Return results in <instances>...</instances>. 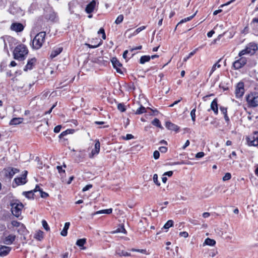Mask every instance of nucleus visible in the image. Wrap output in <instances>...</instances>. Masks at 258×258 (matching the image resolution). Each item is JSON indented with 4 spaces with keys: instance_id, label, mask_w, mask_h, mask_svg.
I'll list each match as a JSON object with an SVG mask.
<instances>
[{
    "instance_id": "nucleus-34",
    "label": "nucleus",
    "mask_w": 258,
    "mask_h": 258,
    "mask_svg": "<svg viewBox=\"0 0 258 258\" xmlns=\"http://www.w3.org/2000/svg\"><path fill=\"white\" fill-rule=\"evenodd\" d=\"M74 130H72V129L67 130L66 131H65L64 132H62L60 134L59 137L60 138H62V137H64L65 136H66L68 134H73L74 133Z\"/></svg>"
},
{
    "instance_id": "nucleus-46",
    "label": "nucleus",
    "mask_w": 258,
    "mask_h": 258,
    "mask_svg": "<svg viewBox=\"0 0 258 258\" xmlns=\"http://www.w3.org/2000/svg\"><path fill=\"white\" fill-rule=\"evenodd\" d=\"M124 233L125 234L126 233V230L125 229H124V227L123 226H122L121 228H119L118 229H117L115 231L113 232V233Z\"/></svg>"
},
{
    "instance_id": "nucleus-12",
    "label": "nucleus",
    "mask_w": 258,
    "mask_h": 258,
    "mask_svg": "<svg viewBox=\"0 0 258 258\" xmlns=\"http://www.w3.org/2000/svg\"><path fill=\"white\" fill-rule=\"evenodd\" d=\"M11 249V247L0 244V256L4 257L8 255Z\"/></svg>"
},
{
    "instance_id": "nucleus-43",
    "label": "nucleus",
    "mask_w": 258,
    "mask_h": 258,
    "mask_svg": "<svg viewBox=\"0 0 258 258\" xmlns=\"http://www.w3.org/2000/svg\"><path fill=\"white\" fill-rule=\"evenodd\" d=\"M42 224L45 230H46L47 231L50 230L49 227L47 222L45 220H43L42 221Z\"/></svg>"
},
{
    "instance_id": "nucleus-17",
    "label": "nucleus",
    "mask_w": 258,
    "mask_h": 258,
    "mask_svg": "<svg viewBox=\"0 0 258 258\" xmlns=\"http://www.w3.org/2000/svg\"><path fill=\"white\" fill-rule=\"evenodd\" d=\"M36 62V59L33 57L28 60L27 63L25 67L24 70L27 71L28 70H31L33 69V66L35 65Z\"/></svg>"
},
{
    "instance_id": "nucleus-21",
    "label": "nucleus",
    "mask_w": 258,
    "mask_h": 258,
    "mask_svg": "<svg viewBox=\"0 0 258 258\" xmlns=\"http://www.w3.org/2000/svg\"><path fill=\"white\" fill-rule=\"evenodd\" d=\"M17 232L21 235H25L28 231L23 224H22L17 229Z\"/></svg>"
},
{
    "instance_id": "nucleus-5",
    "label": "nucleus",
    "mask_w": 258,
    "mask_h": 258,
    "mask_svg": "<svg viewBox=\"0 0 258 258\" xmlns=\"http://www.w3.org/2000/svg\"><path fill=\"white\" fill-rule=\"evenodd\" d=\"M246 101L249 107H255L258 106V93H251L246 97Z\"/></svg>"
},
{
    "instance_id": "nucleus-29",
    "label": "nucleus",
    "mask_w": 258,
    "mask_h": 258,
    "mask_svg": "<svg viewBox=\"0 0 258 258\" xmlns=\"http://www.w3.org/2000/svg\"><path fill=\"white\" fill-rule=\"evenodd\" d=\"M112 212V209L110 208L105 210H102L96 212V214H110Z\"/></svg>"
},
{
    "instance_id": "nucleus-55",
    "label": "nucleus",
    "mask_w": 258,
    "mask_h": 258,
    "mask_svg": "<svg viewBox=\"0 0 258 258\" xmlns=\"http://www.w3.org/2000/svg\"><path fill=\"white\" fill-rule=\"evenodd\" d=\"M218 252L216 250H212L209 252V255L211 257H214L217 254Z\"/></svg>"
},
{
    "instance_id": "nucleus-36",
    "label": "nucleus",
    "mask_w": 258,
    "mask_h": 258,
    "mask_svg": "<svg viewBox=\"0 0 258 258\" xmlns=\"http://www.w3.org/2000/svg\"><path fill=\"white\" fill-rule=\"evenodd\" d=\"M173 225V221L172 220H168L164 225L163 228L166 229H169Z\"/></svg>"
},
{
    "instance_id": "nucleus-1",
    "label": "nucleus",
    "mask_w": 258,
    "mask_h": 258,
    "mask_svg": "<svg viewBox=\"0 0 258 258\" xmlns=\"http://www.w3.org/2000/svg\"><path fill=\"white\" fill-rule=\"evenodd\" d=\"M28 53V50L27 47L22 44L16 46L13 51L14 58L19 60L25 59Z\"/></svg>"
},
{
    "instance_id": "nucleus-6",
    "label": "nucleus",
    "mask_w": 258,
    "mask_h": 258,
    "mask_svg": "<svg viewBox=\"0 0 258 258\" xmlns=\"http://www.w3.org/2000/svg\"><path fill=\"white\" fill-rule=\"evenodd\" d=\"M246 140L248 146H258V132H254L252 135L247 137Z\"/></svg>"
},
{
    "instance_id": "nucleus-10",
    "label": "nucleus",
    "mask_w": 258,
    "mask_h": 258,
    "mask_svg": "<svg viewBox=\"0 0 258 258\" xmlns=\"http://www.w3.org/2000/svg\"><path fill=\"white\" fill-rule=\"evenodd\" d=\"M24 28L23 25L20 23L15 22L13 23L11 25L10 29L12 31L20 32H22Z\"/></svg>"
},
{
    "instance_id": "nucleus-31",
    "label": "nucleus",
    "mask_w": 258,
    "mask_h": 258,
    "mask_svg": "<svg viewBox=\"0 0 258 258\" xmlns=\"http://www.w3.org/2000/svg\"><path fill=\"white\" fill-rule=\"evenodd\" d=\"M23 195L25 196L27 198L31 199L33 198L34 193L33 190L28 191H24Z\"/></svg>"
},
{
    "instance_id": "nucleus-25",
    "label": "nucleus",
    "mask_w": 258,
    "mask_h": 258,
    "mask_svg": "<svg viewBox=\"0 0 258 258\" xmlns=\"http://www.w3.org/2000/svg\"><path fill=\"white\" fill-rule=\"evenodd\" d=\"M77 5V3L76 1H72L69 4V10L71 13H74L75 7Z\"/></svg>"
},
{
    "instance_id": "nucleus-18",
    "label": "nucleus",
    "mask_w": 258,
    "mask_h": 258,
    "mask_svg": "<svg viewBox=\"0 0 258 258\" xmlns=\"http://www.w3.org/2000/svg\"><path fill=\"white\" fill-rule=\"evenodd\" d=\"M165 126L169 130L177 132L179 130L178 126L171 122L170 121H167L165 124Z\"/></svg>"
},
{
    "instance_id": "nucleus-44",
    "label": "nucleus",
    "mask_w": 258,
    "mask_h": 258,
    "mask_svg": "<svg viewBox=\"0 0 258 258\" xmlns=\"http://www.w3.org/2000/svg\"><path fill=\"white\" fill-rule=\"evenodd\" d=\"M196 107L194 108L190 112V116L191 117L192 120L195 122L196 120Z\"/></svg>"
},
{
    "instance_id": "nucleus-53",
    "label": "nucleus",
    "mask_w": 258,
    "mask_h": 258,
    "mask_svg": "<svg viewBox=\"0 0 258 258\" xmlns=\"http://www.w3.org/2000/svg\"><path fill=\"white\" fill-rule=\"evenodd\" d=\"M145 28V26H142V27H140L137 28L134 32V34L136 35V34H138L139 32H140L141 31L144 30Z\"/></svg>"
},
{
    "instance_id": "nucleus-56",
    "label": "nucleus",
    "mask_w": 258,
    "mask_h": 258,
    "mask_svg": "<svg viewBox=\"0 0 258 258\" xmlns=\"http://www.w3.org/2000/svg\"><path fill=\"white\" fill-rule=\"evenodd\" d=\"M61 128V126L60 125L56 126L54 128V132L55 133H58L60 132Z\"/></svg>"
},
{
    "instance_id": "nucleus-33",
    "label": "nucleus",
    "mask_w": 258,
    "mask_h": 258,
    "mask_svg": "<svg viewBox=\"0 0 258 258\" xmlns=\"http://www.w3.org/2000/svg\"><path fill=\"white\" fill-rule=\"evenodd\" d=\"M146 108L141 105L136 111L135 114H141L143 113L146 112Z\"/></svg>"
},
{
    "instance_id": "nucleus-47",
    "label": "nucleus",
    "mask_w": 258,
    "mask_h": 258,
    "mask_svg": "<svg viewBox=\"0 0 258 258\" xmlns=\"http://www.w3.org/2000/svg\"><path fill=\"white\" fill-rule=\"evenodd\" d=\"M122 139L124 140H129L134 138V136L132 134H127L125 136H122Z\"/></svg>"
},
{
    "instance_id": "nucleus-9",
    "label": "nucleus",
    "mask_w": 258,
    "mask_h": 258,
    "mask_svg": "<svg viewBox=\"0 0 258 258\" xmlns=\"http://www.w3.org/2000/svg\"><path fill=\"white\" fill-rule=\"evenodd\" d=\"M246 63L245 57H241L239 59L235 60L233 63V67L235 70H238L243 67Z\"/></svg>"
},
{
    "instance_id": "nucleus-26",
    "label": "nucleus",
    "mask_w": 258,
    "mask_h": 258,
    "mask_svg": "<svg viewBox=\"0 0 258 258\" xmlns=\"http://www.w3.org/2000/svg\"><path fill=\"white\" fill-rule=\"evenodd\" d=\"M56 16V14L53 11H50L49 14H47L46 15V18L51 21H53L55 20Z\"/></svg>"
},
{
    "instance_id": "nucleus-13",
    "label": "nucleus",
    "mask_w": 258,
    "mask_h": 258,
    "mask_svg": "<svg viewBox=\"0 0 258 258\" xmlns=\"http://www.w3.org/2000/svg\"><path fill=\"white\" fill-rule=\"evenodd\" d=\"M16 239V235L14 234H9L5 236L3 239V243L6 245H11Z\"/></svg>"
},
{
    "instance_id": "nucleus-48",
    "label": "nucleus",
    "mask_w": 258,
    "mask_h": 258,
    "mask_svg": "<svg viewBox=\"0 0 258 258\" xmlns=\"http://www.w3.org/2000/svg\"><path fill=\"white\" fill-rule=\"evenodd\" d=\"M231 178V175L230 173H226L225 175L223 177V181H227L229 180Z\"/></svg>"
},
{
    "instance_id": "nucleus-4",
    "label": "nucleus",
    "mask_w": 258,
    "mask_h": 258,
    "mask_svg": "<svg viewBox=\"0 0 258 258\" xmlns=\"http://www.w3.org/2000/svg\"><path fill=\"white\" fill-rule=\"evenodd\" d=\"M258 47L255 43L250 42L246 46L245 49L239 52V56H242L245 54L253 55L255 53Z\"/></svg>"
},
{
    "instance_id": "nucleus-30",
    "label": "nucleus",
    "mask_w": 258,
    "mask_h": 258,
    "mask_svg": "<svg viewBox=\"0 0 258 258\" xmlns=\"http://www.w3.org/2000/svg\"><path fill=\"white\" fill-rule=\"evenodd\" d=\"M204 244L210 246H214L216 244V241L214 239L207 238L205 240Z\"/></svg>"
},
{
    "instance_id": "nucleus-3",
    "label": "nucleus",
    "mask_w": 258,
    "mask_h": 258,
    "mask_svg": "<svg viewBox=\"0 0 258 258\" xmlns=\"http://www.w3.org/2000/svg\"><path fill=\"white\" fill-rule=\"evenodd\" d=\"M11 207V211L13 215L16 217H19L22 213V210L23 208V205L18 200H13L10 204Z\"/></svg>"
},
{
    "instance_id": "nucleus-2",
    "label": "nucleus",
    "mask_w": 258,
    "mask_h": 258,
    "mask_svg": "<svg viewBox=\"0 0 258 258\" xmlns=\"http://www.w3.org/2000/svg\"><path fill=\"white\" fill-rule=\"evenodd\" d=\"M45 36L46 33L44 31L38 33L32 40V48L35 49L40 48L45 41Z\"/></svg>"
},
{
    "instance_id": "nucleus-19",
    "label": "nucleus",
    "mask_w": 258,
    "mask_h": 258,
    "mask_svg": "<svg viewBox=\"0 0 258 258\" xmlns=\"http://www.w3.org/2000/svg\"><path fill=\"white\" fill-rule=\"evenodd\" d=\"M62 51V47H57L56 48L53 49L50 55V57L51 59L54 58L59 54H60Z\"/></svg>"
},
{
    "instance_id": "nucleus-22",
    "label": "nucleus",
    "mask_w": 258,
    "mask_h": 258,
    "mask_svg": "<svg viewBox=\"0 0 258 258\" xmlns=\"http://www.w3.org/2000/svg\"><path fill=\"white\" fill-rule=\"evenodd\" d=\"M70 225V222H66L64 224V227L62 229V230L60 232V234L62 236H66L68 234V230L69 228Z\"/></svg>"
},
{
    "instance_id": "nucleus-28",
    "label": "nucleus",
    "mask_w": 258,
    "mask_h": 258,
    "mask_svg": "<svg viewBox=\"0 0 258 258\" xmlns=\"http://www.w3.org/2000/svg\"><path fill=\"white\" fill-rule=\"evenodd\" d=\"M221 59H219L218 61L213 66L210 73V76H211L213 73V72L216 70L217 68H219L221 67V65L219 64V62L221 61Z\"/></svg>"
},
{
    "instance_id": "nucleus-62",
    "label": "nucleus",
    "mask_w": 258,
    "mask_h": 258,
    "mask_svg": "<svg viewBox=\"0 0 258 258\" xmlns=\"http://www.w3.org/2000/svg\"><path fill=\"white\" fill-rule=\"evenodd\" d=\"M40 193H41V196L42 198H46L48 196V195L47 193L44 192L42 190L41 191Z\"/></svg>"
},
{
    "instance_id": "nucleus-24",
    "label": "nucleus",
    "mask_w": 258,
    "mask_h": 258,
    "mask_svg": "<svg viewBox=\"0 0 258 258\" xmlns=\"http://www.w3.org/2000/svg\"><path fill=\"white\" fill-rule=\"evenodd\" d=\"M43 232L41 230H38L36 232L34 235V238L37 240L41 241L43 238Z\"/></svg>"
},
{
    "instance_id": "nucleus-8",
    "label": "nucleus",
    "mask_w": 258,
    "mask_h": 258,
    "mask_svg": "<svg viewBox=\"0 0 258 258\" xmlns=\"http://www.w3.org/2000/svg\"><path fill=\"white\" fill-rule=\"evenodd\" d=\"M244 92V84L242 82H239L237 84L235 89V95L237 98L241 97Z\"/></svg>"
},
{
    "instance_id": "nucleus-51",
    "label": "nucleus",
    "mask_w": 258,
    "mask_h": 258,
    "mask_svg": "<svg viewBox=\"0 0 258 258\" xmlns=\"http://www.w3.org/2000/svg\"><path fill=\"white\" fill-rule=\"evenodd\" d=\"M220 110L221 112H222V113L224 115V116L225 115V114H227V108L223 107V106H221L220 107Z\"/></svg>"
},
{
    "instance_id": "nucleus-35",
    "label": "nucleus",
    "mask_w": 258,
    "mask_h": 258,
    "mask_svg": "<svg viewBox=\"0 0 258 258\" xmlns=\"http://www.w3.org/2000/svg\"><path fill=\"white\" fill-rule=\"evenodd\" d=\"M117 107L118 110L122 112L125 111L126 109V106H125L124 104L122 103H118L117 104Z\"/></svg>"
},
{
    "instance_id": "nucleus-32",
    "label": "nucleus",
    "mask_w": 258,
    "mask_h": 258,
    "mask_svg": "<svg viewBox=\"0 0 258 258\" xmlns=\"http://www.w3.org/2000/svg\"><path fill=\"white\" fill-rule=\"evenodd\" d=\"M197 14V12L192 15L189 16V17H188L187 18H185L184 19H182L177 24V25L180 24H182L183 23H185L186 22H187V21H189L190 20H191Z\"/></svg>"
},
{
    "instance_id": "nucleus-63",
    "label": "nucleus",
    "mask_w": 258,
    "mask_h": 258,
    "mask_svg": "<svg viewBox=\"0 0 258 258\" xmlns=\"http://www.w3.org/2000/svg\"><path fill=\"white\" fill-rule=\"evenodd\" d=\"M215 33V31L214 30H211L210 32H209L207 34V36L209 38L211 37Z\"/></svg>"
},
{
    "instance_id": "nucleus-64",
    "label": "nucleus",
    "mask_w": 258,
    "mask_h": 258,
    "mask_svg": "<svg viewBox=\"0 0 258 258\" xmlns=\"http://www.w3.org/2000/svg\"><path fill=\"white\" fill-rule=\"evenodd\" d=\"M189 143H190V142H189V140H187L186 141V142L185 143L184 145H183V146L182 147V149H183V150L185 149L187 146H189Z\"/></svg>"
},
{
    "instance_id": "nucleus-45",
    "label": "nucleus",
    "mask_w": 258,
    "mask_h": 258,
    "mask_svg": "<svg viewBox=\"0 0 258 258\" xmlns=\"http://www.w3.org/2000/svg\"><path fill=\"white\" fill-rule=\"evenodd\" d=\"M98 34H102V38L103 39L105 40L106 39V35L105 33L104 29L102 28H100L98 32Z\"/></svg>"
},
{
    "instance_id": "nucleus-11",
    "label": "nucleus",
    "mask_w": 258,
    "mask_h": 258,
    "mask_svg": "<svg viewBox=\"0 0 258 258\" xmlns=\"http://www.w3.org/2000/svg\"><path fill=\"white\" fill-rule=\"evenodd\" d=\"M115 254L119 256H128L131 255V253L124 251L123 246L119 245L116 247Z\"/></svg>"
},
{
    "instance_id": "nucleus-52",
    "label": "nucleus",
    "mask_w": 258,
    "mask_h": 258,
    "mask_svg": "<svg viewBox=\"0 0 258 258\" xmlns=\"http://www.w3.org/2000/svg\"><path fill=\"white\" fill-rule=\"evenodd\" d=\"M205 155V153L203 152H200L196 154L195 157L196 158H201Z\"/></svg>"
},
{
    "instance_id": "nucleus-20",
    "label": "nucleus",
    "mask_w": 258,
    "mask_h": 258,
    "mask_svg": "<svg viewBox=\"0 0 258 258\" xmlns=\"http://www.w3.org/2000/svg\"><path fill=\"white\" fill-rule=\"evenodd\" d=\"M211 109L213 110L216 115L218 113V108L217 101L216 99L213 100L211 104Z\"/></svg>"
},
{
    "instance_id": "nucleus-54",
    "label": "nucleus",
    "mask_w": 258,
    "mask_h": 258,
    "mask_svg": "<svg viewBox=\"0 0 258 258\" xmlns=\"http://www.w3.org/2000/svg\"><path fill=\"white\" fill-rule=\"evenodd\" d=\"M153 157L155 159L157 160L160 157V153L158 151H155L153 153Z\"/></svg>"
},
{
    "instance_id": "nucleus-42",
    "label": "nucleus",
    "mask_w": 258,
    "mask_h": 258,
    "mask_svg": "<svg viewBox=\"0 0 258 258\" xmlns=\"http://www.w3.org/2000/svg\"><path fill=\"white\" fill-rule=\"evenodd\" d=\"M153 180L154 182L157 185L160 186V183L158 180V175L157 174H154L153 177Z\"/></svg>"
},
{
    "instance_id": "nucleus-49",
    "label": "nucleus",
    "mask_w": 258,
    "mask_h": 258,
    "mask_svg": "<svg viewBox=\"0 0 258 258\" xmlns=\"http://www.w3.org/2000/svg\"><path fill=\"white\" fill-rule=\"evenodd\" d=\"M18 170L16 168H12L9 171V175L10 177H12L16 173L18 172Z\"/></svg>"
},
{
    "instance_id": "nucleus-60",
    "label": "nucleus",
    "mask_w": 258,
    "mask_h": 258,
    "mask_svg": "<svg viewBox=\"0 0 258 258\" xmlns=\"http://www.w3.org/2000/svg\"><path fill=\"white\" fill-rule=\"evenodd\" d=\"M172 174H173V171H169L165 172L163 174V176L167 175L168 176H171L172 175Z\"/></svg>"
},
{
    "instance_id": "nucleus-14",
    "label": "nucleus",
    "mask_w": 258,
    "mask_h": 258,
    "mask_svg": "<svg viewBox=\"0 0 258 258\" xmlns=\"http://www.w3.org/2000/svg\"><path fill=\"white\" fill-rule=\"evenodd\" d=\"M100 144L98 140L95 141L94 149L92 150L91 154L89 155V157L91 158L97 155L100 151Z\"/></svg>"
},
{
    "instance_id": "nucleus-16",
    "label": "nucleus",
    "mask_w": 258,
    "mask_h": 258,
    "mask_svg": "<svg viewBox=\"0 0 258 258\" xmlns=\"http://www.w3.org/2000/svg\"><path fill=\"white\" fill-rule=\"evenodd\" d=\"M112 64L113 66V68L116 70V71L118 73H121V70L120 69V67L122 66L121 63L119 61V60L116 57H113L111 60Z\"/></svg>"
},
{
    "instance_id": "nucleus-15",
    "label": "nucleus",
    "mask_w": 258,
    "mask_h": 258,
    "mask_svg": "<svg viewBox=\"0 0 258 258\" xmlns=\"http://www.w3.org/2000/svg\"><path fill=\"white\" fill-rule=\"evenodd\" d=\"M27 171H25V173L21 177L15 178V181L17 185L24 184L26 182V176Z\"/></svg>"
},
{
    "instance_id": "nucleus-50",
    "label": "nucleus",
    "mask_w": 258,
    "mask_h": 258,
    "mask_svg": "<svg viewBox=\"0 0 258 258\" xmlns=\"http://www.w3.org/2000/svg\"><path fill=\"white\" fill-rule=\"evenodd\" d=\"M11 224L14 227L18 228L22 223L19 222L17 221H12Z\"/></svg>"
},
{
    "instance_id": "nucleus-61",
    "label": "nucleus",
    "mask_w": 258,
    "mask_h": 258,
    "mask_svg": "<svg viewBox=\"0 0 258 258\" xmlns=\"http://www.w3.org/2000/svg\"><path fill=\"white\" fill-rule=\"evenodd\" d=\"M57 169L58 170V171L60 173H64L65 172V170L62 169L61 166H57Z\"/></svg>"
},
{
    "instance_id": "nucleus-41",
    "label": "nucleus",
    "mask_w": 258,
    "mask_h": 258,
    "mask_svg": "<svg viewBox=\"0 0 258 258\" xmlns=\"http://www.w3.org/2000/svg\"><path fill=\"white\" fill-rule=\"evenodd\" d=\"M86 243L85 238L80 239L77 241L76 244L79 246H83Z\"/></svg>"
},
{
    "instance_id": "nucleus-40",
    "label": "nucleus",
    "mask_w": 258,
    "mask_h": 258,
    "mask_svg": "<svg viewBox=\"0 0 258 258\" xmlns=\"http://www.w3.org/2000/svg\"><path fill=\"white\" fill-rule=\"evenodd\" d=\"M123 15H119L115 21V23L117 25L120 24L123 20Z\"/></svg>"
},
{
    "instance_id": "nucleus-37",
    "label": "nucleus",
    "mask_w": 258,
    "mask_h": 258,
    "mask_svg": "<svg viewBox=\"0 0 258 258\" xmlns=\"http://www.w3.org/2000/svg\"><path fill=\"white\" fill-rule=\"evenodd\" d=\"M152 124L153 125H155L156 126L159 127L160 128H162V126L161 125L160 122L159 120L157 118L154 119L152 121Z\"/></svg>"
},
{
    "instance_id": "nucleus-39",
    "label": "nucleus",
    "mask_w": 258,
    "mask_h": 258,
    "mask_svg": "<svg viewBox=\"0 0 258 258\" xmlns=\"http://www.w3.org/2000/svg\"><path fill=\"white\" fill-rule=\"evenodd\" d=\"M88 47L90 48H95L99 47L100 45L102 44V41L100 40L98 44L94 43V45L86 43L85 44Z\"/></svg>"
},
{
    "instance_id": "nucleus-59",
    "label": "nucleus",
    "mask_w": 258,
    "mask_h": 258,
    "mask_svg": "<svg viewBox=\"0 0 258 258\" xmlns=\"http://www.w3.org/2000/svg\"><path fill=\"white\" fill-rule=\"evenodd\" d=\"M92 184H88L83 187L82 190H83V191H86L89 190V189H90L91 188H92Z\"/></svg>"
},
{
    "instance_id": "nucleus-57",
    "label": "nucleus",
    "mask_w": 258,
    "mask_h": 258,
    "mask_svg": "<svg viewBox=\"0 0 258 258\" xmlns=\"http://www.w3.org/2000/svg\"><path fill=\"white\" fill-rule=\"evenodd\" d=\"M159 150L161 152V153H166L167 151V148L166 147H160L159 148Z\"/></svg>"
},
{
    "instance_id": "nucleus-58",
    "label": "nucleus",
    "mask_w": 258,
    "mask_h": 258,
    "mask_svg": "<svg viewBox=\"0 0 258 258\" xmlns=\"http://www.w3.org/2000/svg\"><path fill=\"white\" fill-rule=\"evenodd\" d=\"M179 235L181 237H183L184 238H186L188 237V234L187 232H185V231H183V232H181L179 233Z\"/></svg>"
},
{
    "instance_id": "nucleus-27",
    "label": "nucleus",
    "mask_w": 258,
    "mask_h": 258,
    "mask_svg": "<svg viewBox=\"0 0 258 258\" xmlns=\"http://www.w3.org/2000/svg\"><path fill=\"white\" fill-rule=\"evenodd\" d=\"M151 57L149 55H143L140 58V63L144 64L145 62L149 61Z\"/></svg>"
},
{
    "instance_id": "nucleus-7",
    "label": "nucleus",
    "mask_w": 258,
    "mask_h": 258,
    "mask_svg": "<svg viewBox=\"0 0 258 258\" xmlns=\"http://www.w3.org/2000/svg\"><path fill=\"white\" fill-rule=\"evenodd\" d=\"M98 3L97 2V0L91 1L86 6L85 12L88 14H91L98 6Z\"/></svg>"
},
{
    "instance_id": "nucleus-38",
    "label": "nucleus",
    "mask_w": 258,
    "mask_h": 258,
    "mask_svg": "<svg viewBox=\"0 0 258 258\" xmlns=\"http://www.w3.org/2000/svg\"><path fill=\"white\" fill-rule=\"evenodd\" d=\"M198 50V48H196L195 50H194L190 52L188 55L185 57L184 58H183V61H186L189 58H190L192 55H194L197 52V51Z\"/></svg>"
},
{
    "instance_id": "nucleus-23",
    "label": "nucleus",
    "mask_w": 258,
    "mask_h": 258,
    "mask_svg": "<svg viewBox=\"0 0 258 258\" xmlns=\"http://www.w3.org/2000/svg\"><path fill=\"white\" fill-rule=\"evenodd\" d=\"M23 121L22 118H14L10 121V125H17L21 123Z\"/></svg>"
}]
</instances>
